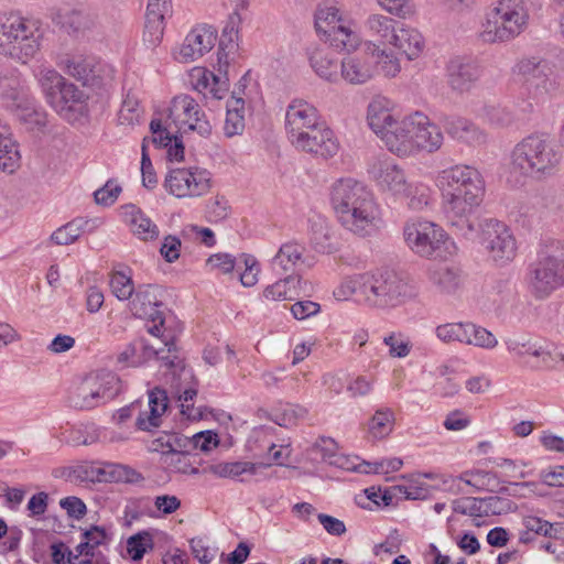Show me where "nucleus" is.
<instances>
[{"label":"nucleus","mask_w":564,"mask_h":564,"mask_svg":"<svg viewBox=\"0 0 564 564\" xmlns=\"http://www.w3.org/2000/svg\"><path fill=\"white\" fill-rule=\"evenodd\" d=\"M88 225V220L78 217L56 229L51 240L58 246H67L76 241Z\"/></svg>","instance_id":"42"},{"label":"nucleus","mask_w":564,"mask_h":564,"mask_svg":"<svg viewBox=\"0 0 564 564\" xmlns=\"http://www.w3.org/2000/svg\"><path fill=\"white\" fill-rule=\"evenodd\" d=\"M517 68L528 91L534 98H543L555 90L554 72L547 61L525 58L518 63Z\"/></svg>","instance_id":"11"},{"label":"nucleus","mask_w":564,"mask_h":564,"mask_svg":"<svg viewBox=\"0 0 564 564\" xmlns=\"http://www.w3.org/2000/svg\"><path fill=\"white\" fill-rule=\"evenodd\" d=\"M153 546V538L148 531H140L127 541V551L132 561L142 560L148 550H152Z\"/></svg>","instance_id":"46"},{"label":"nucleus","mask_w":564,"mask_h":564,"mask_svg":"<svg viewBox=\"0 0 564 564\" xmlns=\"http://www.w3.org/2000/svg\"><path fill=\"white\" fill-rule=\"evenodd\" d=\"M64 80L65 78L55 69L43 68L40 70L39 83L50 104L56 101V94Z\"/></svg>","instance_id":"47"},{"label":"nucleus","mask_w":564,"mask_h":564,"mask_svg":"<svg viewBox=\"0 0 564 564\" xmlns=\"http://www.w3.org/2000/svg\"><path fill=\"white\" fill-rule=\"evenodd\" d=\"M400 197L408 199L409 208L421 210L429 204L430 188L422 183H410Z\"/></svg>","instance_id":"51"},{"label":"nucleus","mask_w":564,"mask_h":564,"mask_svg":"<svg viewBox=\"0 0 564 564\" xmlns=\"http://www.w3.org/2000/svg\"><path fill=\"white\" fill-rule=\"evenodd\" d=\"M522 524L524 529L519 533V541L521 543H530L534 541L538 535L556 538V530L553 524L542 518L527 516L523 518Z\"/></svg>","instance_id":"35"},{"label":"nucleus","mask_w":564,"mask_h":564,"mask_svg":"<svg viewBox=\"0 0 564 564\" xmlns=\"http://www.w3.org/2000/svg\"><path fill=\"white\" fill-rule=\"evenodd\" d=\"M365 28L372 36H378L382 43H391L397 31L395 21L382 14H370L365 22Z\"/></svg>","instance_id":"38"},{"label":"nucleus","mask_w":564,"mask_h":564,"mask_svg":"<svg viewBox=\"0 0 564 564\" xmlns=\"http://www.w3.org/2000/svg\"><path fill=\"white\" fill-rule=\"evenodd\" d=\"M162 348H154L147 339L138 338L124 346L116 356L115 367L118 370L127 368H138L150 361L158 359L162 365L174 375L184 369V359L178 355L163 356Z\"/></svg>","instance_id":"7"},{"label":"nucleus","mask_w":564,"mask_h":564,"mask_svg":"<svg viewBox=\"0 0 564 564\" xmlns=\"http://www.w3.org/2000/svg\"><path fill=\"white\" fill-rule=\"evenodd\" d=\"M378 2L386 11L400 18H406L414 12L411 0H378Z\"/></svg>","instance_id":"62"},{"label":"nucleus","mask_w":564,"mask_h":564,"mask_svg":"<svg viewBox=\"0 0 564 564\" xmlns=\"http://www.w3.org/2000/svg\"><path fill=\"white\" fill-rule=\"evenodd\" d=\"M191 445L194 448H199L202 452H209L219 444L217 433L209 430L196 433L191 437Z\"/></svg>","instance_id":"63"},{"label":"nucleus","mask_w":564,"mask_h":564,"mask_svg":"<svg viewBox=\"0 0 564 564\" xmlns=\"http://www.w3.org/2000/svg\"><path fill=\"white\" fill-rule=\"evenodd\" d=\"M161 463L169 473L192 474L199 473L198 468L193 467L188 452L166 453L161 457Z\"/></svg>","instance_id":"43"},{"label":"nucleus","mask_w":564,"mask_h":564,"mask_svg":"<svg viewBox=\"0 0 564 564\" xmlns=\"http://www.w3.org/2000/svg\"><path fill=\"white\" fill-rule=\"evenodd\" d=\"M124 213L131 215L132 231L142 240H154L159 237L158 226L133 204L123 206Z\"/></svg>","instance_id":"34"},{"label":"nucleus","mask_w":564,"mask_h":564,"mask_svg":"<svg viewBox=\"0 0 564 564\" xmlns=\"http://www.w3.org/2000/svg\"><path fill=\"white\" fill-rule=\"evenodd\" d=\"M70 406L78 410H90L100 404L98 390L93 386V380H84L68 398Z\"/></svg>","instance_id":"37"},{"label":"nucleus","mask_w":564,"mask_h":564,"mask_svg":"<svg viewBox=\"0 0 564 564\" xmlns=\"http://www.w3.org/2000/svg\"><path fill=\"white\" fill-rule=\"evenodd\" d=\"M84 100V93L79 90L74 84L64 80L56 94V101L51 102L52 107L56 110H70L75 104Z\"/></svg>","instance_id":"44"},{"label":"nucleus","mask_w":564,"mask_h":564,"mask_svg":"<svg viewBox=\"0 0 564 564\" xmlns=\"http://www.w3.org/2000/svg\"><path fill=\"white\" fill-rule=\"evenodd\" d=\"M149 411H139L135 420L138 430L150 432L161 426V416L169 408V397L165 389L155 387L149 391Z\"/></svg>","instance_id":"22"},{"label":"nucleus","mask_w":564,"mask_h":564,"mask_svg":"<svg viewBox=\"0 0 564 564\" xmlns=\"http://www.w3.org/2000/svg\"><path fill=\"white\" fill-rule=\"evenodd\" d=\"M375 72L384 77H394L400 72V64L393 54L387 53L384 50L375 48Z\"/></svg>","instance_id":"50"},{"label":"nucleus","mask_w":564,"mask_h":564,"mask_svg":"<svg viewBox=\"0 0 564 564\" xmlns=\"http://www.w3.org/2000/svg\"><path fill=\"white\" fill-rule=\"evenodd\" d=\"M528 282L536 299H545L564 286V242L557 239L544 240L536 259L529 264Z\"/></svg>","instance_id":"4"},{"label":"nucleus","mask_w":564,"mask_h":564,"mask_svg":"<svg viewBox=\"0 0 564 564\" xmlns=\"http://www.w3.org/2000/svg\"><path fill=\"white\" fill-rule=\"evenodd\" d=\"M36 32L37 29L34 23L28 21L17 32V40H10L11 43H8V46L2 48L1 54L25 64L30 58L34 57L40 48V35H36Z\"/></svg>","instance_id":"18"},{"label":"nucleus","mask_w":564,"mask_h":564,"mask_svg":"<svg viewBox=\"0 0 564 564\" xmlns=\"http://www.w3.org/2000/svg\"><path fill=\"white\" fill-rule=\"evenodd\" d=\"M529 12L524 0H498L486 14L480 37L486 43L513 40L528 26Z\"/></svg>","instance_id":"5"},{"label":"nucleus","mask_w":564,"mask_h":564,"mask_svg":"<svg viewBox=\"0 0 564 564\" xmlns=\"http://www.w3.org/2000/svg\"><path fill=\"white\" fill-rule=\"evenodd\" d=\"M367 304L373 307H397L415 295L414 286L393 270L368 273Z\"/></svg>","instance_id":"6"},{"label":"nucleus","mask_w":564,"mask_h":564,"mask_svg":"<svg viewBox=\"0 0 564 564\" xmlns=\"http://www.w3.org/2000/svg\"><path fill=\"white\" fill-rule=\"evenodd\" d=\"M121 191V186L113 184V181L109 180L94 193L95 202L98 205L110 206L116 202Z\"/></svg>","instance_id":"61"},{"label":"nucleus","mask_w":564,"mask_h":564,"mask_svg":"<svg viewBox=\"0 0 564 564\" xmlns=\"http://www.w3.org/2000/svg\"><path fill=\"white\" fill-rule=\"evenodd\" d=\"M390 44L401 51L408 59H414L419 57L424 48V40L422 34L412 28L402 26L397 29Z\"/></svg>","instance_id":"30"},{"label":"nucleus","mask_w":564,"mask_h":564,"mask_svg":"<svg viewBox=\"0 0 564 564\" xmlns=\"http://www.w3.org/2000/svg\"><path fill=\"white\" fill-rule=\"evenodd\" d=\"M403 236L406 245L422 257H432L446 238L441 227L420 219L408 221L403 228Z\"/></svg>","instance_id":"9"},{"label":"nucleus","mask_w":564,"mask_h":564,"mask_svg":"<svg viewBox=\"0 0 564 564\" xmlns=\"http://www.w3.org/2000/svg\"><path fill=\"white\" fill-rule=\"evenodd\" d=\"M292 144L302 151L321 155L324 159L334 156L338 151V142L333 131L321 121L300 139H292Z\"/></svg>","instance_id":"14"},{"label":"nucleus","mask_w":564,"mask_h":564,"mask_svg":"<svg viewBox=\"0 0 564 564\" xmlns=\"http://www.w3.org/2000/svg\"><path fill=\"white\" fill-rule=\"evenodd\" d=\"M164 187L178 198L202 196L210 188V173L199 169H175L166 175Z\"/></svg>","instance_id":"10"},{"label":"nucleus","mask_w":564,"mask_h":564,"mask_svg":"<svg viewBox=\"0 0 564 564\" xmlns=\"http://www.w3.org/2000/svg\"><path fill=\"white\" fill-rule=\"evenodd\" d=\"M229 2L234 6V11L229 15L219 40L217 61L220 68L223 65L229 67L227 48L235 47L234 37L237 36L238 28L242 21L240 10H246L249 6V0H229Z\"/></svg>","instance_id":"26"},{"label":"nucleus","mask_w":564,"mask_h":564,"mask_svg":"<svg viewBox=\"0 0 564 564\" xmlns=\"http://www.w3.org/2000/svg\"><path fill=\"white\" fill-rule=\"evenodd\" d=\"M66 73L84 86L99 88L108 76L105 66L94 56H74L65 62Z\"/></svg>","instance_id":"17"},{"label":"nucleus","mask_w":564,"mask_h":564,"mask_svg":"<svg viewBox=\"0 0 564 564\" xmlns=\"http://www.w3.org/2000/svg\"><path fill=\"white\" fill-rule=\"evenodd\" d=\"M468 323H447L438 325L435 329L436 337L443 343L458 341L465 344L468 341L466 327Z\"/></svg>","instance_id":"49"},{"label":"nucleus","mask_w":564,"mask_h":564,"mask_svg":"<svg viewBox=\"0 0 564 564\" xmlns=\"http://www.w3.org/2000/svg\"><path fill=\"white\" fill-rule=\"evenodd\" d=\"M89 380H93V386L98 390L102 404L112 400L119 392V378L111 372L98 375Z\"/></svg>","instance_id":"45"},{"label":"nucleus","mask_w":564,"mask_h":564,"mask_svg":"<svg viewBox=\"0 0 564 564\" xmlns=\"http://www.w3.org/2000/svg\"><path fill=\"white\" fill-rule=\"evenodd\" d=\"M305 247L297 241L283 243L275 257L272 259V267L278 273L292 271L294 265L302 261Z\"/></svg>","instance_id":"33"},{"label":"nucleus","mask_w":564,"mask_h":564,"mask_svg":"<svg viewBox=\"0 0 564 564\" xmlns=\"http://www.w3.org/2000/svg\"><path fill=\"white\" fill-rule=\"evenodd\" d=\"M110 288L113 295L120 301L131 299L135 292L131 276L120 271L112 273L110 279Z\"/></svg>","instance_id":"53"},{"label":"nucleus","mask_w":564,"mask_h":564,"mask_svg":"<svg viewBox=\"0 0 564 564\" xmlns=\"http://www.w3.org/2000/svg\"><path fill=\"white\" fill-rule=\"evenodd\" d=\"M445 198V215L456 235L468 238L476 231L474 210L485 195V182L479 171L469 165H455L441 171L436 178Z\"/></svg>","instance_id":"1"},{"label":"nucleus","mask_w":564,"mask_h":564,"mask_svg":"<svg viewBox=\"0 0 564 564\" xmlns=\"http://www.w3.org/2000/svg\"><path fill=\"white\" fill-rule=\"evenodd\" d=\"M414 121L413 129V145L414 152L424 150L427 152L437 151L443 144V134L441 129L431 123L429 118L421 112L412 115Z\"/></svg>","instance_id":"23"},{"label":"nucleus","mask_w":564,"mask_h":564,"mask_svg":"<svg viewBox=\"0 0 564 564\" xmlns=\"http://www.w3.org/2000/svg\"><path fill=\"white\" fill-rule=\"evenodd\" d=\"M340 21L339 10L334 7L319 9L315 14V28L318 34L328 30L332 25L340 23Z\"/></svg>","instance_id":"60"},{"label":"nucleus","mask_w":564,"mask_h":564,"mask_svg":"<svg viewBox=\"0 0 564 564\" xmlns=\"http://www.w3.org/2000/svg\"><path fill=\"white\" fill-rule=\"evenodd\" d=\"M14 112H17L18 118L29 124L31 129L45 126V116L34 108L30 98L23 106L17 108Z\"/></svg>","instance_id":"57"},{"label":"nucleus","mask_w":564,"mask_h":564,"mask_svg":"<svg viewBox=\"0 0 564 564\" xmlns=\"http://www.w3.org/2000/svg\"><path fill=\"white\" fill-rule=\"evenodd\" d=\"M311 65L319 77L329 82L337 80L340 66L337 61H334L327 55L316 53L311 57Z\"/></svg>","instance_id":"48"},{"label":"nucleus","mask_w":564,"mask_h":564,"mask_svg":"<svg viewBox=\"0 0 564 564\" xmlns=\"http://www.w3.org/2000/svg\"><path fill=\"white\" fill-rule=\"evenodd\" d=\"M375 178L382 189L398 197H400L402 193H405L410 183L406 180L404 171L397 164L382 161L379 162L378 167L375 166Z\"/></svg>","instance_id":"28"},{"label":"nucleus","mask_w":564,"mask_h":564,"mask_svg":"<svg viewBox=\"0 0 564 564\" xmlns=\"http://www.w3.org/2000/svg\"><path fill=\"white\" fill-rule=\"evenodd\" d=\"M100 475L101 480L115 482L137 484L144 479L141 473L130 466L121 464L106 465V467L100 470Z\"/></svg>","instance_id":"39"},{"label":"nucleus","mask_w":564,"mask_h":564,"mask_svg":"<svg viewBox=\"0 0 564 564\" xmlns=\"http://www.w3.org/2000/svg\"><path fill=\"white\" fill-rule=\"evenodd\" d=\"M160 289L152 284H142L135 289L132 297L129 299V310L133 316L148 318L152 322L163 323V313L160 307L163 305L159 296Z\"/></svg>","instance_id":"16"},{"label":"nucleus","mask_w":564,"mask_h":564,"mask_svg":"<svg viewBox=\"0 0 564 564\" xmlns=\"http://www.w3.org/2000/svg\"><path fill=\"white\" fill-rule=\"evenodd\" d=\"M319 122L317 109L302 99L293 100L286 109L285 129L290 141L300 139Z\"/></svg>","instance_id":"15"},{"label":"nucleus","mask_w":564,"mask_h":564,"mask_svg":"<svg viewBox=\"0 0 564 564\" xmlns=\"http://www.w3.org/2000/svg\"><path fill=\"white\" fill-rule=\"evenodd\" d=\"M322 34L323 40L338 52L350 53L359 45L358 34L341 23L332 25Z\"/></svg>","instance_id":"31"},{"label":"nucleus","mask_w":564,"mask_h":564,"mask_svg":"<svg viewBox=\"0 0 564 564\" xmlns=\"http://www.w3.org/2000/svg\"><path fill=\"white\" fill-rule=\"evenodd\" d=\"M300 282L299 276L288 275L284 279H280L271 285H268L263 291V296L268 300L280 301L286 300L288 297V286Z\"/></svg>","instance_id":"58"},{"label":"nucleus","mask_w":564,"mask_h":564,"mask_svg":"<svg viewBox=\"0 0 564 564\" xmlns=\"http://www.w3.org/2000/svg\"><path fill=\"white\" fill-rule=\"evenodd\" d=\"M169 118H173L175 123L180 122V129L187 127V130L196 131L205 138L212 133V124L205 119L198 102L189 95H178L172 99Z\"/></svg>","instance_id":"12"},{"label":"nucleus","mask_w":564,"mask_h":564,"mask_svg":"<svg viewBox=\"0 0 564 564\" xmlns=\"http://www.w3.org/2000/svg\"><path fill=\"white\" fill-rule=\"evenodd\" d=\"M412 116L395 121L381 138L388 150L398 156H408L414 153Z\"/></svg>","instance_id":"19"},{"label":"nucleus","mask_w":564,"mask_h":564,"mask_svg":"<svg viewBox=\"0 0 564 564\" xmlns=\"http://www.w3.org/2000/svg\"><path fill=\"white\" fill-rule=\"evenodd\" d=\"M308 228L311 248L322 254H333L340 250V240L328 223L317 216L311 218Z\"/></svg>","instance_id":"24"},{"label":"nucleus","mask_w":564,"mask_h":564,"mask_svg":"<svg viewBox=\"0 0 564 564\" xmlns=\"http://www.w3.org/2000/svg\"><path fill=\"white\" fill-rule=\"evenodd\" d=\"M393 413L391 410H379L377 411L369 425L370 433L377 438H383L392 430Z\"/></svg>","instance_id":"56"},{"label":"nucleus","mask_w":564,"mask_h":564,"mask_svg":"<svg viewBox=\"0 0 564 564\" xmlns=\"http://www.w3.org/2000/svg\"><path fill=\"white\" fill-rule=\"evenodd\" d=\"M164 33V19L163 17H156L155 14H145V24L143 32V41L149 47L158 46Z\"/></svg>","instance_id":"52"},{"label":"nucleus","mask_w":564,"mask_h":564,"mask_svg":"<svg viewBox=\"0 0 564 564\" xmlns=\"http://www.w3.org/2000/svg\"><path fill=\"white\" fill-rule=\"evenodd\" d=\"M481 76L479 63L470 57L455 56L446 65V79L452 90L469 91Z\"/></svg>","instance_id":"13"},{"label":"nucleus","mask_w":564,"mask_h":564,"mask_svg":"<svg viewBox=\"0 0 564 564\" xmlns=\"http://www.w3.org/2000/svg\"><path fill=\"white\" fill-rule=\"evenodd\" d=\"M482 231V243L489 258L498 265L511 262L517 254V241L510 228L502 221L488 218L476 223Z\"/></svg>","instance_id":"8"},{"label":"nucleus","mask_w":564,"mask_h":564,"mask_svg":"<svg viewBox=\"0 0 564 564\" xmlns=\"http://www.w3.org/2000/svg\"><path fill=\"white\" fill-rule=\"evenodd\" d=\"M330 203L345 228L359 236L370 232L377 217V205L364 183L350 177L338 180L332 186Z\"/></svg>","instance_id":"2"},{"label":"nucleus","mask_w":564,"mask_h":564,"mask_svg":"<svg viewBox=\"0 0 564 564\" xmlns=\"http://www.w3.org/2000/svg\"><path fill=\"white\" fill-rule=\"evenodd\" d=\"M562 160L549 135L533 133L520 141L511 153L513 170L533 178H544L555 174Z\"/></svg>","instance_id":"3"},{"label":"nucleus","mask_w":564,"mask_h":564,"mask_svg":"<svg viewBox=\"0 0 564 564\" xmlns=\"http://www.w3.org/2000/svg\"><path fill=\"white\" fill-rule=\"evenodd\" d=\"M368 272L355 274L345 279L341 284L334 291L337 300L344 301L349 296L359 293L367 302Z\"/></svg>","instance_id":"41"},{"label":"nucleus","mask_w":564,"mask_h":564,"mask_svg":"<svg viewBox=\"0 0 564 564\" xmlns=\"http://www.w3.org/2000/svg\"><path fill=\"white\" fill-rule=\"evenodd\" d=\"M496 478V474L480 469L465 470L458 476L459 480L474 487L477 491L488 490L491 479Z\"/></svg>","instance_id":"55"},{"label":"nucleus","mask_w":564,"mask_h":564,"mask_svg":"<svg viewBox=\"0 0 564 564\" xmlns=\"http://www.w3.org/2000/svg\"><path fill=\"white\" fill-rule=\"evenodd\" d=\"M484 502L486 516L508 513L517 509V505L513 501L501 496L485 497Z\"/></svg>","instance_id":"59"},{"label":"nucleus","mask_w":564,"mask_h":564,"mask_svg":"<svg viewBox=\"0 0 564 564\" xmlns=\"http://www.w3.org/2000/svg\"><path fill=\"white\" fill-rule=\"evenodd\" d=\"M18 144L4 131H0V169L7 173H13L20 164Z\"/></svg>","instance_id":"40"},{"label":"nucleus","mask_w":564,"mask_h":564,"mask_svg":"<svg viewBox=\"0 0 564 564\" xmlns=\"http://www.w3.org/2000/svg\"><path fill=\"white\" fill-rule=\"evenodd\" d=\"M29 99L24 90L23 80L20 73L14 68H3L0 70V100L2 105L14 111L24 105Z\"/></svg>","instance_id":"21"},{"label":"nucleus","mask_w":564,"mask_h":564,"mask_svg":"<svg viewBox=\"0 0 564 564\" xmlns=\"http://www.w3.org/2000/svg\"><path fill=\"white\" fill-rule=\"evenodd\" d=\"M367 120L370 129L380 138L395 123L390 110L381 101L373 100L368 106Z\"/></svg>","instance_id":"36"},{"label":"nucleus","mask_w":564,"mask_h":564,"mask_svg":"<svg viewBox=\"0 0 564 564\" xmlns=\"http://www.w3.org/2000/svg\"><path fill=\"white\" fill-rule=\"evenodd\" d=\"M427 275L432 285L443 294H455L464 281L463 271L458 267L445 263L432 265Z\"/></svg>","instance_id":"27"},{"label":"nucleus","mask_w":564,"mask_h":564,"mask_svg":"<svg viewBox=\"0 0 564 564\" xmlns=\"http://www.w3.org/2000/svg\"><path fill=\"white\" fill-rule=\"evenodd\" d=\"M466 327H468L467 338L469 339L465 341L466 345H474L487 349L497 346L498 341L496 337L488 329L473 323H468Z\"/></svg>","instance_id":"54"},{"label":"nucleus","mask_w":564,"mask_h":564,"mask_svg":"<svg viewBox=\"0 0 564 564\" xmlns=\"http://www.w3.org/2000/svg\"><path fill=\"white\" fill-rule=\"evenodd\" d=\"M373 53H361L352 56L349 55L340 62L341 77L354 85L364 84L373 76Z\"/></svg>","instance_id":"25"},{"label":"nucleus","mask_w":564,"mask_h":564,"mask_svg":"<svg viewBox=\"0 0 564 564\" xmlns=\"http://www.w3.org/2000/svg\"><path fill=\"white\" fill-rule=\"evenodd\" d=\"M444 129L453 139L469 145L485 143V133L470 120L462 117H447L444 120Z\"/></svg>","instance_id":"29"},{"label":"nucleus","mask_w":564,"mask_h":564,"mask_svg":"<svg viewBox=\"0 0 564 564\" xmlns=\"http://www.w3.org/2000/svg\"><path fill=\"white\" fill-rule=\"evenodd\" d=\"M217 40V33L212 26L193 29L185 37L180 56L184 62H193L209 52Z\"/></svg>","instance_id":"20"},{"label":"nucleus","mask_w":564,"mask_h":564,"mask_svg":"<svg viewBox=\"0 0 564 564\" xmlns=\"http://www.w3.org/2000/svg\"><path fill=\"white\" fill-rule=\"evenodd\" d=\"M269 466H271V463L226 462L210 465L208 470L221 478L243 481L242 475H256L259 468H267Z\"/></svg>","instance_id":"32"},{"label":"nucleus","mask_w":564,"mask_h":564,"mask_svg":"<svg viewBox=\"0 0 564 564\" xmlns=\"http://www.w3.org/2000/svg\"><path fill=\"white\" fill-rule=\"evenodd\" d=\"M228 203L224 196H217L207 204L206 214L209 221L218 223L228 216Z\"/></svg>","instance_id":"64"}]
</instances>
